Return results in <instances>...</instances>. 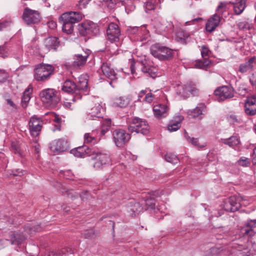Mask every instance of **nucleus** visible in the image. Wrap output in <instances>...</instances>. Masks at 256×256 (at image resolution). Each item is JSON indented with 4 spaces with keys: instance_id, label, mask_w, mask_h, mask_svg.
I'll use <instances>...</instances> for the list:
<instances>
[{
    "instance_id": "1",
    "label": "nucleus",
    "mask_w": 256,
    "mask_h": 256,
    "mask_svg": "<svg viewBox=\"0 0 256 256\" xmlns=\"http://www.w3.org/2000/svg\"><path fill=\"white\" fill-rule=\"evenodd\" d=\"M83 15L79 12L70 11L63 13L59 17V20L62 23V30L67 34H71L76 23L82 19Z\"/></svg>"
},
{
    "instance_id": "2",
    "label": "nucleus",
    "mask_w": 256,
    "mask_h": 256,
    "mask_svg": "<svg viewBox=\"0 0 256 256\" xmlns=\"http://www.w3.org/2000/svg\"><path fill=\"white\" fill-rule=\"evenodd\" d=\"M130 68L132 74H136V70L141 71L147 76H150L154 78L157 76L158 68L152 66L146 61L136 62L132 58L130 60Z\"/></svg>"
},
{
    "instance_id": "3",
    "label": "nucleus",
    "mask_w": 256,
    "mask_h": 256,
    "mask_svg": "<svg viewBox=\"0 0 256 256\" xmlns=\"http://www.w3.org/2000/svg\"><path fill=\"white\" fill-rule=\"evenodd\" d=\"M150 54L160 60H170L174 56L175 50L160 44H156L150 47Z\"/></svg>"
},
{
    "instance_id": "4",
    "label": "nucleus",
    "mask_w": 256,
    "mask_h": 256,
    "mask_svg": "<svg viewBox=\"0 0 256 256\" xmlns=\"http://www.w3.org/2000/svg\"><path fill=\"white\" fill-rule=\"evenodd\" d=\"M54 68L51 64H40L34 69V78L37 81L44 82L48 80L54 74Z\"/></svg>"
},
{
    "instance_id": "5",
    "label": "nucleus",
    "mask_w": 256,
    "mask_h": 256,
    "mask_svg": "<svg viewBox=\"0 0 256 256\" xmlns=\"http://www.w3.org/2000/svg\"><path fill=\"white\" fill-rule=\"evenodd\" d=\"M128 130L130 133L136 132L146 135L150 132V126L148 122L138 117H135L129 122Z\"/></svg>"
},
{
    "instance_id": "6",
    "label": "nucleus",
    "mask_w": 256,
    "mask_h": 256,
    "mask_svg": "<svg viewBox=\"0 0 256 256\" xmlns=\"http://www.w3.org/2000/svg\"><path fill=\"white\" fill-rule=\"evenodd\" d=\"M79 34L82 36H86L88 38L96 36L100 33L98 26L92 21H84L78 26Z\"/></svg>"
},
{
    "instance_id": "7",
    "label": "nucleus",
    "mask_w": 256,
    "mask_h": 256,
    "mask_svg": "<svg viewBox=\"0 0 256 256\" xmlns=\"http://www.w3.org/2000/svg\"><path fill=\"white\" fill-rule=\"evenodd\" d=\"M92 152H94L90 156H92V159L94 160L93 167L95 169L101 170L109 164L110 159L108 154L92 148Z\"/></svg>"
},
{
    "instance_id": "8",
    "label": "nucleus",
    "mask_w": 256,
    "mask_h": 256,
    "mask_svg": "<svg viewBox=\"0 0 256 256\" xmlns=\"http://www.w3.org/2000/svg\"><path fill=\"white\" fill-rule=\"evenodd\" d=\"M112 137L115 144L119 148H123L131 138L130 135L122 129L114 130L112 133Z\"/></svg>"
},
{
    "instance_id": "9",
    "label": "nucleus",
    "mask_w": 256,
    "mask_h": 256,
    "mask_svg": "<svg viewBox=\"0 0 256 256\" xmlns=\"http://www.w3.org/2000/svg\"><path fill=\"white\" fill-rule=\"evenodd\" d=\"M22 18L24 22L28 25L36 24L40 20V12L35 10H32L28 7L24 10Z\"/></svg>"
},
{
    "instance_id": "10",
    "label": "nucleus",
    "mask_w": 256,
    "mask_h": 256,
    "mask_svg": "<svg viewBox=\"0 0 256 256\" xmlns=\"http://www.w3.org/2000/svg\"><path fill=\"white\" fill-rule=\"evenodd\" d=\"M210 51L208 48L204 45L202 46L201 54L202 60H199L196 62L194 64L196 68L206 70L211 64V60H210Z\"/></svg>"
},
{
    "instance_id": "11",
    "label": "nucleus",
    "mask_w": 256,
    "mask_h": 256,
    "mask_svg": "<svg viewBox=\"0 0 256 256\" xmlns=\"http://www.w3.org/2000/svg\"><path fill=\"white\" fill-rule=\"evenodd\" d=\"M91 52L87 50L84 52V54H77L74 56V60L72 64L66 63L65 65L68 68H80L83 66L86 63L87 58L88 57Z\"/></svg>"
},
{
    "instance_id": "12",
    "label": "nucleus",
    "mask_w": 256,
    "mask_h": 256,
    "mask_svg": "<svg viewBox=\"0 0 256 256\" xmlns=\"http://www.w3.org/2000/svg\"><path fill=\"white\" fill-rule=\"evenodd\" d=\"M107 38L112 42L120 40V30L119 26L114 22L110 23L106 29Z\"/></svg>"
},
{
    "instance_id": "13",
    "label": "nucleus",
    "mask_w": 256,
    "mask_h": 256,
    "mask_svg": "<svg viewBox=\"0 0 256 256\" xmlns=\"http://www.w3.org/2000/svg\"><path fill=\"white\" fill-rule=\"evenodd\" d=\"M240 198L236 196H230L226 200L224 204V208L226 212H234L240 208Z\"/></svg>"
},
{
    "instance_id": "14",
    "label": "nucleus",
    "mask_w": 256,
    "mask_h": 256,
    "mask_svg": "<svg viewBox=\"0 0 256 256\" xmlns=\"http://www.w3.org/2000/svg\"><path fill=\"white\" fill-rule=\"evenodd\" d=\"M43 122L40 118L32 116L29 122V129L32 136H37L42 130Z\"/></svg>"
},
{
    "instance_id": "15",
    "label": "nucleus",
    "mask_w": 256,
    "mask_h": 256,
    "mask_svg": "<svg viewBox=\"0 0 256 256\" xmlns=\"http://www.w3.org/2000/svg\"><path fill=\"white\" fill-rule=\"evenodd\" d=\"M100 69L104 76L111 80L110 83V84H112V82L116 80L117 74L114 69L112 68L110 64L103 62L101 66Z\"/></svg>"
},
{
    "instance_id": "16",
    "label": "nucleus",
    "mask_w": 256,
    "mask_h": 256,
    "mask_svg": "<svg viewBox=\"0 0 256 256\" xmlns=\"http://www.w3.org/2000/svg\"><path fill=\"white\" fill-rule=\"evenodd\" d=\"M76 90L77 95L80 96H87L90 94V88L88 87V80L85 76H81L79 78V82L76 84Z\"/></svg>"
},
{
    "instance_id": "17",
    "label": "nucleus",
    "mask_w": 256,
    "mask_h": 256,
    "mask_svg": "<svg viewBox=\"0 0 256 256\" xmlns=\"http://www.w3.org/2000/svg\"><path fill=\"white\" fill-rule=\"evenodd\" d=\"M244 112L248 116L256 114V97H248L244 103Z\"/></svg>"
},
{
    "instance_id": "18",
    "label": "nucleus",
    "mask_w": 256,
    "mask_h": 256,
    "mask_svg": "<svg viewBox=\"0 0 256 256\" xmlns=\"http://www.w3.org/2000/svg\"><path fill=\"white\" fill-rule=\"evenodd\" d=\"M44 45L48 51H56L60 46V41L58 37L49 36L44 39Z\"/></svg>"
},
{
    "instance_id": "19",
    "label": "nucleus",
    "mask_w": 256,
    "mask_h": 256,
    "mask_svg": "<svg viewBox=\"0 0 256 256\" xmlns=\"http://www.w3.org/2000/svg\"><path fill=\"white\" fill-rule=\"evenodd\" d=\"M50 148L53 152L59 153L67 150V144L62 139L54 140L50 144Z\"/></svg>"
},
{
    "instance_id": "20",
    "label": "nucleus",
    "mask_w": 256,
    "mask_h": 256,
    "mask_svg": "<svg viewBox=\"0 0 256 256\" xmlns=\"http://www.w3.org/2000/svg\"><path fill=\"white\" fill-rule=\"evenodd\" d=\"M92 152H92V148L86 146H78L70 150V153L78 158L84 157L86 156H90Z\"/></svg>"
},
{
    "instance_id": "21",
    "label": "nucleus",
    "mask_w": 256,
    "mask_h": 256,
    "mask_svg": "<svg viewBox=\"0 0 256 256\" xmlns=\"http://www.w3.org/2000/svg\"><path fill=\"white\" fill-rule=\"evenodd\" d=\"M242 232L244 236H253L256 234V220H248L242 228Z\"/></svg>"
},
{
    "instance_id": "22",
    "label": "nucleus",
    "mask_w": 256,
    "mask_h": 256,
    "mask_svg": "<svg viewBox=\"0 0 256 256\" xmlns=\"http://www.w3.org/2000/svg\"><path fill=\"white\" fill-rule=\"evenodd\" d=\"M214 96H234V89L232 87L228 86H222L217 88L214 91Z\"/></svg>"
},
{
    "instance_id": "23",
    "label": "nucleus",
    "mask_w": 256,
    "mask_h": 256,
    "mask_svg": "<svg viewBox=\"0 0 256 256\" xmlns=\"http://www.w3.org/2000/svg\"><path fill=\"white\" fill-rule=\"evenodd\" d=\"M220 22V17L219 14H216L210 18L206 24V30L207 32H212L218 26Z\"/></svg>"
},
{
    "instance_id": "24",
    "label": "nucleus",
    "mask_w": 256,
    "mask_h": 256,
    "mask_svg": "<svg viewBox=\"0 0 256 256\" xmlns=\"http://www.w3.org/2000/svg\"><path fill=\"white\" fill-rule=\"evenodd\" d=\"M246 0H234L230 1L229 4H232L233 6V10L236 15L241 14L244 10L246 6Z\"/></svg>"
},
{
    "instance_id": "25",
    "label": "nucleus",
    "mask_w": 256,
    "mask_h": 256,
    "mask_svg": "<svg viewBox=\"0 0 256 256\" xmlns=\"http://www.w3.org/2000/svg\"><path fill=\"white\" fill-rule=\"evenodd\" d=\"M176 40L178 42L186 44L192 40V38L188 32L180 30L176 32Z\"/></svg>"
},
{
    "instance_id": "26",
    "label": "nucleus",
    "mask_w": 256,
    "mask_h": 256,
    "mask_svg": "<svg viewBox=\"0 0 256 256\" xmlns=\"http://www.w3.org/2000/svg\"><path fill=\"white\" fill-rule=\"evenodd\" d=\"M76 84L74 82L67 80L64 82L62 90L68 94H75L77 95L78 92H76Z\"/></svg>"
},
{
    "instance_id": "27",
    "label": "nucleus",
    "mask_w": 256,
    "mask_h": 256,
    "mask_svg": "<svg viewBox=\"0 0 256 256\" xmlns=\"http://www.w3.org/2000/svg\"><path fill=\"white\" fill-rule=\"evenodd\" d=\"M75 250L71 248H66L58 251H52L48 256H74Z\"/></svg>"
},
{
    "instance_id": "28",
    "label": "nucleus",
    "mask_w": 256,
    "mask_h": 256,
    "mask_svg": "<svg viewBox=\"0 0 256 256\" xmlns=\"http://www.w3.org/2000/svg\"><path fill=\"white\" fill-rule=\"evenodd\" d=\"M154 113L158 118H164L167 116L168 108L164 104H158L153 108Z\"/></svg>"
},
{
    "instance_id": "29",
    "label": "nucleus",
    "mask_w": 256,
    "mask_h": 256,
    "mask_svg": "<svg viewBox=\"0 0 256 256\" xmlns=\"http://www.w3.org/2000/svg\"><path fill=\"white\" fill-rule=\"evenodd\" d=\"M128 97H116L114 100L112 106L114 107L125 108L129 104Z\"/></svg>"
},
{
    "instance_id": "30",
    "label": "nucleus",
    "mask_w": 256,
    "mask_h": 256,
    "mask_svg": "<svg viewBox=\"0 0 256 256\" xmlns=\"http://www.w3.org/2000/svg\"><path fill=\"white\" fill-rule=\"evenodd\" d=\"M252 63V59H249L244 63L240 64L238 72L243 74L252 71L254 69Z\"/></svg>"
},
{
    "instance_id": "31",
    "label": "nucleus",
    "mask_w": 256,
    "mask_h": 256,
    "mask_svg": "<svg viewBox=\"0 0 256 256\" xmlns=\"http://www.w3.org/2000/svg\"><path fill=\"white\" fill-rule=\"evenodd\" d=\"M236 26L240 30L246 31L250 30L253 28V24L250 20H248V19L244 20L240 22H239L237 24Z\"/></svg>"
},
{
    "instance_id": "32",
    "label": "nucleus",
    "mask_w": 256,
    "mask_h": 256,
    "mask_svg": "<svg viewBox=\"0 0 256 256\" xmlns=\"http://www.w3.org/2000/svg\"><path fill=\"white\" fill-rule=\"evenodd\" d=\"M96 130H92L91 132L86 133L84 136V142L86 144H96L98 138L96 136Z\"/></svg>"
},
{
    "instance_id": "33",
    "label": "nucleus",
    "mask_w": 256,
    "mask_h": 256,
    "mask_svg": "<svg viewBox=\"0 0 256 256\" xmlns=\"http://www.w3.org/2000/svg\"><path fill=\"white\" fill-rule=\"evenodd\" d=\"M130 208L129 210L130 214L132 216H135L138 214L143 210V207L138 202H130Z\"/></svg>"
},
{
    "instance_id": "34",
    "label": "nucleus",
    "mask_w": 256,
    "mask_h": 256,
    "mask_svg": "<svg viewBox=\"0 0 256 256\" xmlns=\"http://www.w3.org/2000/svg\"><path fill=\"white\" fill-rule=\"evenodd\" d=\"M226 119L230 124L237 125L243 123V120L238 116L236 115L235 114H230L227 116Z\"/></svg>"
},
{
    "instance_id": "35",
    "label": "nucleus",
    "mask_w": 256,
    "mask_h": 256,
    "mask_svg": "<svg viewBox=\"0 0 256 256\" xmlns=\"http://www.w3.org/2000/svg\"><path fill=\"white\" fill-rule=\"evenodd\" d=\"M205 108L204 104H200L194 109L189 112L188 115L192 118H196L202 114V111Z\"/></svg>"
},
{
    "instance_id": "36",
    "label": "nucleus",
    "mask_w": 256,
    "mask_h": 256,
    "mask_svg": "<svg viewBox=\"0 0 256 256\" xmlns=\"http://www.w3.org/2000/svg\"><path fill=\"white\" fill-rule=\"evenodd\" d=\"M222 250V247H212L206 251L203 256H220Z\"/></svg>"
},
{
    "instance_id": "37",
    "label": "nucleus",
    "mask_w": 256,
    "mask_h": 256,
    "mask_svg": "<svg viewBox=\"0 0 256 256\" xmlns=\"http://www.w3.org/2000/svg\"><path fill=\"white\" fill-rule=\"evenodd\" d=\"M222 140L224 144L230 147L236 146L240 143L239 138L236 136H232L228 138L224 139Z\"/></svg>"
},
{
    "instance_id": "38",
    "label": "nucleus",
    "mask_w": 256,
    "mask_h": 256,
    "mask_svg": "<svg viewBox=\"0 0 256 256\" xmlns=\"http://www.w3.org/2000/svg\"><path fill=\"white\" fill-rule=\"evenodd\" d=\"M10 52V46H9L8 42H5L4 44L0 46V57L4 58H8Z\"/></svg>"
},
{
    "instance_id": "39",
    "label": "nucleus",
    "mask_w": 256,
    "mask_h": 256,
    "mask_svg": "<svg viewBox=\"0 0 256 256\" xmlns=\"http://www.w3.org/2000/svg\"><path fill=\"white\" fill-rule=\"evenodd\" d=\"M184 136L194 146L198 148H203L206 146V143L204 142L202 144H200L198 142V138H190V136H188V133L185 132L184 133Z\"/></svg>"
},
{
    "instance_id": "40",
    "label": "nucleus",
    "mask_w": 256,
    "mask_h": 256,
    "mask_svg": "<svg viewBox=\"0 0 256 256\" xmlns=\"http://www.w3.org/2000/svg\"><path fill=\"white\" fill-rule=\"evenodd\" d=\"M185 90L190 92L192 95L198 94V89L197 88L195 84L190 82L184 85Z\"/></svg>"
},
{
    "instance_id": "41",
    "label": "nucleus",
    "mask_w": 256,
    "mask_h": 256,
    "mask_svg": "<svg viewBox=\"0 0 256 256\" xmlns=\"http://www.w3.org/2000/svg\"><path fill=\"white\" fill-rule=\"evenodd\" d=\"M178 119V121L174 122H171L168 125V128L170 132H175L180 128V122L182 118V116H179Z\"/></svg>"
},
{
    "instance_id": "42",
    "label": "nucleus",
    "mask_w": 256,
    "mask_h": 256,
    "mask_svg": "<svg viewBox=\"0 0 256 256\" xmlns=\"http://www.w3.org/2000/svg\"><path fill=\"white\" fill-rule=\"evenodd\" d=\"M111 126V120H106L104 121L100 128V134L104 136L105 134L108 132Z\"/></svg>"
},
{
    "instance_id": "43",
    "label": "nucleus",
    "mask_w": 256,
    "mask_h": 256,
    "mask_svg": "<svg viewBox=\"0 0 256 256\" xmlns=\"http://www.w3.org/2000/svg\"><path fill=\"white\" fill-rule=\"evenodd\" d=\"M146 210H151L155 208V200L150 198L145 200Z\"/></svg>"
},
{
    "instance_id": "44",
    "label": "nucleus",
    "mask_w": 256,
    "mask_h": 256,
    "mask_svg": "<svg viewBox=\"0 0 256 256\" xmlns=\"http://www.w3.org/2000/svg\"><path fill=\"white\" fill-rule=\"evenodd\" d=\"M58 92L54 88H46L42 90L40 96H56Z\"/></svg>"
},
{
    "instance_id": "45",
    "label": "nucleus",
    "mask_w": 256,
    "mask_h": 256,
    "mask_svg": "<svg viewBox=\"0 0 256 256\" xmlns=\"http://www.w3.org/2000/svg\"><path fill=\"white\" fill-rule=\"evenodd\" d=\"M165 160L168 162L172 163L173 164H177L178 162V157L172 153L166 154L165 156Z\"/></svg>"
},
{
    "instance_id": "46",
    "label": "nucleus",
    "mask_w": 256,
    "mask_h": 256,
    "mask_svg": "<svg viewBox=\"0 0 256 256\" xmlns=\"http://www.w3.org/2000/svg\"><path fill=\"white\" fill-rule=\"evenodd\" d=\"M156 7V1L154 0H148L145 4L146 11L148 12V11L154 10Z\"/></svg>"
},
{
    "instance_id": "47",
    "label": "nucleus",
    "mask_w": 256,
    "mask_h": 256,
    "mask_svg": "<svg viewBox=\"0 0 256 256\" xmlns=\"http://www.w3.org/2000/svg\"><path fill=\"white\" fill-rule=\"evenodd\" d=\"M9 77L8 73L4 69H0V83L6 82Z\"/></svg>"
},
{
    "instance_id": "48",
    "label": "nucleus",
    "mask_w": 256,
    "mask_h": 256,
    "mask_svg": "<svg viewBox=\"0 0 256 256\" xmlns=\"http://www.w3.org/2000/svg\"><path fill=\"white\" fill-rule=\"evenodd\" d=\"M70 98H71L70 99L65 98V100L64 101V104L66 108H70V107L72 106V102H74L76 101V98H77V100H80L81 98H82V97H70Z\"/></svg>"
},
{
    "instance_id": "49",
    "label": "nucleus",
    "mask_w": 256,
    "mask_h": 256,
    "mask_svg": "<svg viewBox=\"0 0 256 256\" xmlns=\"http://www.w3.org/2000/svg\"><path fill=\"white\" fill-rule=\"evenodd\" d=\"M229 2H221L220 3L216 8V12L218 14H222L224 11L226 10L227 4Z\"/></svg>"
},
{
    "instance_id": "50",
    "label": "nucleus",
    "mask_w": 256,
    "mask_h": 256,
    "mask_svg": "<svg viewBox=\"0 0 256 256\" xmlns=\"http://www.w3.org/2000/svg\"><path fill=\"white\" fill-rule=\"evenodd\" d=\"M60 172L66 178L70 180L72 179L73 174L70 170H67L66 171L61 170Z\"/></svg>"
},
{
    "instance_id": "51",
    "label": "nucleus",
    "mask_w": 256,
    "mask_h": 256,
    "mask_svg": "<svg viewBox=\"0 0 256 256\" xmlns=\"http://www.w3.org/2000/svg\"><path fill=\"white\" fill-rule=\"evenodd\" d=\"M54 122L57 123L55 125L56 128L54 130H60V123L62 122V119L59 118L58 115H56L54 119Z\"/></svg>"
},
{
    "instance_id": "52",
    "label": "nucleus",
    "mask_w": 256,
    "mask_h": 256,
    "mask_svg": "<svg viewBox=\"0 0 256 256\" xmlns=\"http://www.w3.org/2000/svg\"><path fill=\"white\" fill-rule=\"evenodd\" d=\"M10 237L12 239H13L12 244H18L21 242L22 240L21 238H18V234H16L15 232H12L10 234Z\"/></svg>"
},
{
    "instance_id": "53",
    "label": "nucleus",
    "mask_w": 256,
    "mask_h": 256,
    "mask_svg": "<svg viewBox=\"0 0 256 256\" xmlns=\"http://www.w3.org/2000/svg\"><path fill=\"white\" fill-rule=\"evenodd\" d=\"M33 88L32 86L29 85L28 86L23 92L22 96H30L32 94Z\"/></svg>"
},
{
    "instance_id": "54",
    "label": "nucleus",
    "mask_w": 256,
    "mask_h": 256,
    "mask_svg": "<svg viewBox=\"0 0 256 256\" xmlns=\"http://www.w3.org/2000/svg\"><path fill=\"white\" fill-rule=\"evenodd\" d=\"M238 164L244 166H247L249 164H250V161L247 158H244L243 159L242 158H241L238 161Z\"/></svg>"
},
{
    "instance_id": "55",
    "label": "nucleus",
    "mask_w": 256,
    "mask_h": 256,
    "mask_svg": "<svg viewBox=\"0 0 256 256\" xmlns=\"http://www.w3.org/2000/svg\"><path fill=\"white\" fill-rule=\"evenodd\" d=\"M94 234L93 230H86L84 234V236L86 238H90L94 236Z\"/></svg>"
},
{
    "instance_id": "56",
    "label": "nucleus",
    "mask_w": 256,
    "mask_h": 256,
    "mask_svg": "<svg viewBox=\"0 0 256 256\" xmlns=\"http://www.w3.org/2000/svg\"><path fill=\"white\" fill-rule=\"evenodd\" d=\"M101 106H94L92 108V116H96L98 114L100 111Z\"/></svg>"
},
{
    "instance_id": "57",
    "label": "nucleus",
    "mask_w": 256,
    "mask_h": 256,
    "mask_svg": "<svg viewBox=\"0 0 256 256\" xmlns=\"http://www.w3.org/2000/svg\"><path fill=\"white\" fill-rule=\"evenodd\" d=\"M102 2L110 8L114 7L117 3V0H102Z\"/></svg>"
},
{
    "instance_id": "58",
    "label": "nucleus",
    "mask_w": 256,
    "mask_h": 256,
    "mask_svg": "<svg viewBox=\"0 0 256 256\" xmlns=\"http://www.w3.org/2000/svg\"><path fill=\"white\" fill-rule=\"evenodd\" d=\"M90 0H80L78 2V6L80 8L82 9V8H85L86 5L89 2ZM78 6V4L76 5Z\"/></svg>"
},
{
    "instance_id": "59",
    "label": "nucleus",
    "mask_w": 256,
    "mask_h": 256,
    "mask_svg": "<svg viewBox=\"0 0 256 256\" xmlns=\"http://www.w3.org/2000/svg\"><path fill=\"white\" fill-rule=\"evenodd\" d=\"M250 81L252 85L256 88V72L252 74L250 78Z\"/></svg>"
},
{
    "instance_id": "60",
    "label": "nucleus",
    "mask_w": 256,
    "mask_h": 256,
    "mask_svg": "<svg viewBox=\"0 0 256 256\" xmlns=\"http://www.w3.org/2000/svg\"><path fill=\"white\" fill-rule=\"evenodd\" d=\"M140 93L142 94H145L146 96H154L152 92V90L149 88H146L144 90H142Z\"/></svg>"
},
{
    "instance_id": "61",
    "label": "nucleus",
    "mask_w": 256,
    "mask_h": 256,
    "mask_svg": "<svg viewBox=\"0 0 256 256\" xmlns=\"http://www.w3.org/2000/svg\"><path fill=\"white\" fill-rule=\"evenodd\" d=\"M30 97H22V105L24 108L27 106V102L30 100Z\"/></svg>"
},
{
    "instance_id": "62",
    "label": "nucleus",
    "mask_w": 256,
    "mask_h": 256,
    "mask_svg": "<svg viewBox=\"0 0 256 256\" xmlns=\"http://www.w3.org/2000/svg\"><path fill=\"white\" fill-rule=\"evenodd\" d=\"M47 24L48 28L52 30L55 29L57 26L56 22L54 20H50L48 22Z\"/></svg>"
},
{
    "instance_id": "63",
    "label": "nucleus",
    "mask_w": 256,
    "mask_h": 256,
    "mask_svg": "<svg viewBox=\"0 0 256 256\" xmlns=\"http://www.w3.org/2000/svg\"><path fill=\"white\" fill-rule=\"evenodd\" d=\"M6 102H7L8 104H9L12 108V110L14 111L16 110L17 108L16 106L11 99H9V98L7 99Z\"/></svg>"
},
{
    "instance_id": "64",
    "label": "nucleus",
    "mask_w": 256,
    "mask_h": 256,
    "mask_svg": "<svg viewBox=\"0 0 256 256\" xmlns=\"http://www.w3.org/2000/svg\"><path fill=\"white\" fill-rule=\"evenodd\" d=\"M12 172V175L14 176H21L24 174V172L20 169H16L14 171H13Z\"/></svg>"
}]
</instances>
